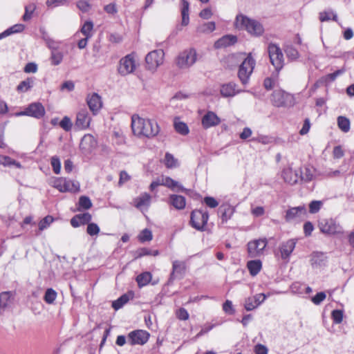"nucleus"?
Listing matches in <instances>:
<instances>
[{
  "mask_svg": "<svg viewBox=\"0 0 354 354\" xmlns=\"http://www.w3.org/2000/svg\"><path fill=\"white\" fill-rule=\"evenodd\" d=\"M131 129L133 134L138 137L151 138L159 132V127L155 121L136 115L131 118Z\"/></svg>",
  "mask_w": 354,
  "mask_h": 354,
  "instance_id": "1",
  "label": "nucleus"
},
{
  "mask_svg": "<svg viewBox=\"0 0 354 354\" xmlns=\"http://www.w3.org/2000/svg\"><path fill=\"white\" fill-rule=\"evenodd\" d=\"M235 26L236 28L245 30L248 33L254 36H259L263 32V28L259 21L243 15L236 16Z\"/></svg>",
  "mask_w": 354,
  "mask_h": 354,
  "instance_id": "2",
  "label": "nucleus"
},
{
  "mask_svg": "<svg viewBox=\"0 0 354 354\" xmlns=\"http://www.w3.org/2000/svg\"><path fill=\"white\" fill-rule=\"evenodd\" d=\"M255 60L250 53L239 66L238 77L243 84H248L255 66Z\"/></svg>",
  "mask_w": 354,
  "mask_h": 354,
  "instance_id": "3",
  "label": "nucleus"
},
{
  "mask_svg": "<svg viewBox=\"0 0 354 354\" xmlns=\"http://www.w3.org/2000/svg\"><path fill=\"white\" fill-rule=\"evenodd\" d=\"M268 52L270 57V61L272 66L274 67L277 75L283 68L284 65L283 54L281 48L276 44H270L268 47Z\"/></svg>",
  "mask_w": 354,
  "mask_h": 354,
  "instance_id": "4",
  "label": "nucleus"
},
{
  "mask_svg": "<svg viewBox=\"0 0 354 354\" xmlns=\"http://www.w3.org/2000/svg\"><path fill=\"white\" fill-rule=\"evenodd\" d=\"M52 185L61 192H77L80 191V183L64 178H55Z\"/></svg>",
  "mask_w": 354,
  "mask_h": 354,
  "instance_id": "5",
  "label": "nucleus"
},
{
  "mask_svg": "<svg viewBox=\"0 0 354 354\" xmlns=\"http://www.w3.org/2000/svg\"><path fill=\"white\" fill-rule=\"evenodd\" d=\"M197 54L194 48L185 50L176 58V65L180 68H188L196 61Z\"/></svg>",
  "mask_w": 354,
  "mask_h": 354,
  "instance_id": "6",
  "label": "nucleus"
},
{
  "mask_svg": "<svg viewBox=\"0 0 354 354\" xmlns=\"http://www.w3.org/2000/svg\"><path fill=\"white\" fill-rule=\"evenodd\" d=\"M164 56V51L161 49L154 50L149 53L145 57L147 68L155 71L158 67L162 64Z\"/></svg>",
  "mask_w": 354,
  "mask_h": 354,
  "instance_id": "7",
  "label": "nucleus"
},
{
  "mask_svg": "<svg viewBox=\"0 0 354 354\" xmlns=\"http://www.w3.org/2000/svg\"><path fill=\"white\" fill-rule=\"evenodd\" d=\"M209 218L208 212L201 209L194 210L191 214L190 223L193 227L203 231Z\"/></svg>",
  "mask_w": 354,
  "mask_h": 354,
  "instance_id": "8",
  "label": "nucleus"
},
{
  "mask_svg": "<svg viewBox=\"0 0 354 354\" xmlns=\"http://www.w3.org/2000/svg\"><path fill=\"white\" fill-rule=\"evenodd\" d=\"M268 241L266 238L254 239L248 243V256L251 258H256L261 256L266 248Z\"/></svg>",
  "mask_w": 354,
  "mask_h": 354,
  "instance_id": "9",
  "label": "nucleus"
},
{
  "mask_svg": "<svg viewBox=\"0 0 354 354\" xmlns=\"http://www.w3.org/2000/svg\"><path fill=\"white\" fill-rule=\"evenodd\" d=\"M136 68L135 55L131 53L126 55L120 60L118 73L121 75L132 73Z\"/></svg>",
  "mask_w": 354,
  "mask_h": 354,
  "instance_id": "10",
  "label": "nucleus"
},
{
  "mask_svg": "<svg viewBox=\"0 0 354 354\" xmlns=\"http://www.w3.org/2000/svg\"><path fill=\"white\" fill-rule=\"evenodd\" d=\"M274 106L277 107L291 106L293 104V97L281 90H275L271 97Z\"/></svg>",
  "mask_w": 354,
  "mask_h": 354,
  "instance_id": "11",
  "label": "nucleus"
},
{
  "mask_svg": "<svg viewBox=\"0 0 354 354\" xmlns=\"http://www.w3.org/2000/svg\"><path fill=\"white\" fill-rule=\"evenodd\" d=\"M319 227L322 232L328 234L341 233L342 227L332 218H324L319 221Z\"/></svg>",
  "mask_w": 354,
  "mask_h": 354,
  "instance_id": "12",
  "label": "nucleus"
},
{
  "mask_svg": "<svg viewBox=\"0 0 354 354\" xmlns=\"http://www.w3.org/2000/svg\"><path fill=\"white\" fill-rule=\"evenodd\" d=\"M45 114L44 107L40 103H32L26 108L24 111L17 113V116L28 115L36 118H40Z\"/></svg>",
  "mask_w": 354,
  "mask_h": 354,
  "instance_id": "13",
  "label": "nucleus"
},
{
  "mask_svg": "<svg viewBox=\"0 0 354 354\" xmlns=\"http://www.w3.org/2000/svg\"><path fill=\"white\" fill-rule=\"evenodd\" d=\"M149 337V333L142 330L133 331L129 335V340L131 344L142 345L148 341Z\"/></svg>",
  "mask_w": 354,
  "mask_h": 354,
  "instance_id": "14",
  "label": "nucleus"
},
{
  "mask_svg": "<svg viewBox=\"0 0 354 354\" xmlns=\"http://www.w3.org/2000/svg\"><path fill=\"white\" fill-rule=\"evenodd\" d=\"M306 214V209L305 206H298L295 207L290 208L287 210L286 214V221L288 222L304 218Z\"/></svg>",
  "mask_w": 354,
  "mask_h": 354,
  "instance_id": "15",
  "label": "nucleus"
},
{
  "mask_svg": "<svg viewBox=\"0 0 354 354\" xmlns=\"http://www.w3.org/2000/svg\"><path fill=\"white\" fill-rule=\"evenodd\" d=\"M281 176L286 183L292 185L300 180L298 169L293 170L290 167L283 169Z\"/></svg>",
  "mask_w": 354,
  "mask_h": 354,
  "instance_id": "16",
  "label": "nucleus"
},
{
  "mask_svg": "<svg viewBox=\"0 0 354 354\" xmlns=\"http://www.w3.org/2000/svg\"><path fill=\"white\" fill-rule=\"evenodd\" d=\"M91 120L88 111L85 109H81L77 113L75 126L79 129H85L89 127Z\"/></svg>",
  "mask_w": 354,
  "mask_h": 354,
  "instance_id": "17",
  "label": "nucleus"
},
{
  "mask_svg": "<svg viewBox=\"0 0 354 354\" xmlns=\"http://www.w3.org/2000/svg\"><path fill=\"white\" fill-rule=\"evenodd\" d=\"M87 104L93 115H96L102 106L100 96L95 93L88 95L86 98Z\"/></svg>",
  "mask_w": 354,
  "mask_h": 354,
  "instance_id": "18",
  "label": "nucleus"
},
{
  "mask_svg": "<svg viewBox=\"0 0 354 354\" xmlns=\"http://www.w3.org/2000/svg\"><path fill=\"white\" fill-rule=\"evenodd\" d=\"M296 245V241L294 239H289L280 244L279 250L282 259H289L290 254Z\"/></svg>",
  "mask_w": 354,
  "mask_h": 354,
  "instance_id": "19",
  "label": "nucleus"
},
{
  "mask_svg": "<svg viewBox=\"0 0 354 354\" xmlns=\"http://www.w3.org/2000/svg\"><path fill=\"white\" fill-rule=\"evenodd\" d=\"M220 122L221 119L212 111L207 112L202 118V125L205 129L215 127Z\"/></svg>",
  "mask_w": 354,
  "mask_h": 354,
  "instance_id": "20",
  "label": "nucleus"
},
{
  "mask_svg": "<svg viewBox=\"0 0 354 354\" xmlns=\"http://www.w3.org/2000/svg\"><path fill=\"white\" fill-rule=\"evenodd\" d=\"M185 270V263L180 261H174L172 264V272L169 279V283L173 282L176 277H183Z\"/></svg>",
  "mask_w": 354,
  "mask_h": 354,
  "instance_id": "21",
  "label": "nucleus"
},
{
  "mask_svg": "<svg viewBox=\"0 0 354 354\" xmlns=\"http://www.w3.org/2000/svg\"><path fill=\"white\" fill-rule=\"evenodd\" d=\"M151 196L147 193H143L134 199V205L141 211L147 210L151 204Z\"/></svg>",
  "mask_w": 354,
  "mask_h": 354,
  "instance_id": "22",
  "label": "nucleus"
},
{
  "mask_svg": "<svg viewBox=\"0 0 354 354\" xmlns=\"http://www.w3.org/2000/svg\"><path fill=\"white\" fill-rule=\"evenodd\" d=\"M92 219L91 215L88 213H83L75 215L71 219V224L73 227H78L80 225L88 224Z\"/></svg>",
  "mask_w": 354,
  "mask_h": 354,
  "instance_id": "23",
  "label": "nucleus"
},
{
  "mask_svg": "<svg viewBox=\"0 0 354 354\" xmlns=\"http://www.w3.org/2000/svg\"><path fill=\"white\" fill-rule=\"evenodd\" d=\"M237 85L234 82L224 84L221 86L220 92L223 97H233L241 92L237 89Z\"/></svg>",
  "mask_w": 354,
  "mask_h": 354,
  "instance_id": "24",
  "label": "nucleus"
},
{
  "mask_svg": "<svg viewBox=\"0 0 354 354\" xmlns=\"http://www.w3.org/2000/svg\"><path fill=\"white\" fill-rule=\"evenodd\" d=\"M218 212L221 214L222 223H225L231 218L235 212V209L230 204L225 203L220 206Z\"/></svg>",
  "mask_w": 354,
  "mask_h": 354,
  "instance_id": "25",
  "label": "nucleus"
},
{
  "mask_svg": "<svg viewBox=\"0 0 354 354\" xmlns=\"http://www.w3.org/2000/svg\"><path fill=\"white\" fill-rule=\"evenodd\" d=\"M236 41L237 38L236 36L227 35L218 39L214 43V47L216 48H224L234 44Z\"/></svg>",
  "mask_w": 354,
  "mask_h": 354,
  "instance_id": "26",
  "label": "nucleus"
},
{
  "mask_svg": "<svg viewBox=\"0 0 354 354\" xmlns=\"http://www.w3.org/2000/svg\"><path fill=\"white\" fill-rule=\"evenodd\" d=\"M169 203L177 209H183L186 205L185 198L180 195L172 194L169 196Z\"/></svg>",
  "mask_w": 354,
  "mask_h": 354,
  "instance_id": "27",
  "label": "nucleus"
},
{
  "mask_svg": "<svg viewBox=\"0 0 354 354\" xmlns=\"http://www.w3.org/2000/svg\"><path fill=\"white\" fill-rule=\"evenodd\" d=\"M301 181L308 182L313 180L314 169L312 167H304L298 169Z\"/></svg>",
  "mask_w": 354,
  "mask_h": 354,
  "instance_id": "28",
  "label": "nucleus"
},
{
  "mask_svg": "<svg viewBox=\"0 0 354 354\" xmlns=\"http://www.w3.org/2000/svg\"><path fill=\"white\" fill-rule=\"evenodd\" d=\"M131 298H133L132 292L124 294L121 297H120L117 300L113 301L112 307L115 310H118L120 308H121L124 304H126Z\"/></svg>",
  "mask_w": 354,
  "mask_h": 354,
  "instance_id": "29",
  "label": "nucleus"
},
{
  "mask_svg": "<svg viewBox=\"0 0 354 354\" xmlns=\"http://www.w3.org/2000/svg\"><path fill=\"white\" fill-rule=\"evenodd\" d=\"M161 185H164L168 188H170L173 190H174L176 188H177L178 190H183V186H181L178 182L173 180L172 178L169 177H164L162 176L161 178Z\"/></svg>",
  "mask_w": 354,
  "mask_h": 354,
  "instance_id": "30",
  "label": "nucleus"
},
{
  "mask_svg": "<svg viewBox=\"0 0 354 354\" xmlns=\"http://www.w3.org/2000/svg\"><path fill=\"white\" fill-rule=\"evenodd\" d=\"M182 8H181V15H182V26H187L189 22V3L186 0H181Z\"/></svg>",
  "mask_w": 354,
  "mask_h": 354,
  "instance_id": "31",
  "label": "nucleus"
},
{
  "mask_svg": "<svg viewBox=\"0 0 354 354\" xmlns=\"http://www.w3.org/2000/svg\"><path fill=\"white\" fill-rule=\"evenodd\" d=\"M24 28H25V26L23 24H15V25L11 26L10 28H8L6 30L3 32L2 33H1L0 34V39H3L7 36H9L12 34L21 32L24 30Z\"/></svg>",
  "mask_w": 354,
  "mask_h": 354,
  "instance_id": "32",
  "label": "nucleus"
},
{
  "mask_svg": "<svg viewBox=\"0 0 354 354\" xmlns=\"http://www.w3.org/2000/svg\"><path fill=\"white\" fill-rule=\"evenodd\" d=\"M261 261L260 260H252L248 262L247 267L252 276L257 275L261 269Z\"/></svg>",
  "mask_w": 354,
  "mask_h": 354,
  "instance_id": "33",
  "label": "nucleus"
},
{
  "mask_svg": "<svg viewBox=\"0 0 354 354\" xmlns=\"http://www.w3.org/2000/svg\"><path fill=\"white\" fill-rule=\"evenodd\" d=\"M151 274L149 272H145L137 276L136 281L139 287H142L147 285L151 281Z\"/></svg>",
  "mask_w": 354,
  "mask_h": 354,
  "instance_id": "34",
  "label": "nucleus"
},
{
  "mask_svg": "<svg viewBox=\"0 0 354 354\" xmlns=\"http://www.w3.org/2000/svg\"><path fill=\"white\" fill-rule=\"evenodd\" d=\"M174 126L175 130L180 134L185 136L189 133V128L187 125L181 121H179L177 118H175Z\"/></svg>",
  "mask_w": 354,
  "mask_h": 354,
  "instance_id": "35",
  "label": "nucleus"
},
{
  "mask_svg": "<svg viewBox=\"0 0 354 354\" xmlns=\"http://www.w3.org/2000/svg\"><path fill=\"white\" fill-rule=\"evenodd\" d=\"M337 125L342 131L347 133L351 128L350 120L344 116H339L337 118Z\"/></svg>",
  "mask_w": 354,
  "mask_h": 354,
  "instance_id": "36",
  "label": "nucleus"
},
{
  "mask_svg": "<svg viewBox=\"0 0 354 354\" xmlns=\"http://www.w3.org/2000/svg\"><path fill=\"white\" fill-rule=\"evenodd\" d=\"M64 55L59 50H53L50 54V62L53 66H57L61 64L63 60Z\"/></svg>",
  "mask_w": 354,
  "mask_h": 354,
  "instance_id": "37",
  "label": "nucleus"
},
{
  "mask_svg": "<svg viewBox=\"0 0 354 354\" xmlns=\"http://www.w3.org/2000/svg\"><path fill=\"white\" fill-rule=\"evenodd\" d=\"M215 23L213 21H209L201 24L197 28V31L203 33H209L214 31L215 30Z\"/></svg>",
  "mask_w": 354,
  "mask_h": 354,
  "instance_id": "38",
  "label": "nucleus"
},
{
  "mask_svg": "<svg viewBox=\"0 0 354 354\" xmlns=\"http://www.w3.org/2000/svg\"><path fill=\"white\" fill-rule=\"evenodd\" d=\"M34 80L32 78H27L26 80L20 82L17 86V90L19 92H26L32 87Z\"/></svg>",
  "mask_w": 354,
  "mask_h": 354,
  "instance_id": "39",
  "label": "nucleus"
},
{
  "mask_svg": "<svg viewBox=\"0 0 354 354\" xmlns=\"http://www.w3.org/2000/svg\"><path fill=\"white\" fill-rule=\"evenodd\" d=\"M164 162L167 168H174L178 167V160L169 153H166L165 156Z\"/></svg>",
  "mask_w": 354,
  "mask_h": 354,
  "instance_id": "40",
  "label": "nucleus"
},
{
  "mask_svg": "<svg viewBox=\"0 0 354 354\" xmlns=\"http://www.w3.org/2000/svg\"><path fill=\"white\" fill-rule=\"evenodd\" d=\"M285 53L287 57L291 61L296 60L299 57L298 50L292 45H288L286 47Z\"/></svg>",
  "mask_w": 354,
  "mask_h": 354,
  "instance_id": "41",
  "label": "nucleus"
},
{
  "mask_svg": "<svg viewBox=\"0 0 354 354\" xmlns=\"http://www.w3.org/2000/svg\"><path fill=\"white\" fill-rule=\"evenodd\" d=\"M93 29V23L91 21H86L82 28L81 32L87 38L92 37V30Z\"/></svg>",
  "mask_w": 354,
  "mask_h": 354,
  "instance_id": "42",
  "label": "nucleus"
},
{
  "mask_svg": "<svg viewBox=\"0 0 354 354\" xmlns=\"http://www.w3.org/2000/svg\"><path fill=\"white\" fill-rule=\"evenodd\" d=\"M86 145H89L90 147H93L95 145V140L93 136L86 135L82 138L80 143V147L82 149H86Z\"/></svg>",
  "mask_w": 354,
  "mask_h": 354,
  "instance_id": "43",
  "label": "nucleus"
},
{
  "mask_svg": "<svg viewBox=\"0 0 354 354\" xmlns=\"http://www.w3.org/2000/svg\"><path fill=\"white\" fill-rule=\"evenodd\" d=\"M56 298H57V292L53 288H48L46 290V292H45V295L44 297V299L47 304H53L55 301V300L56 299Z\"/></svg>",
  "mask_w": 354,
  "mask_h": 354,
  "instance_id": "44",
  "label": "nucleus"
},
{
  "mask_svg": "<svg viewBox=\"0 0 354 354\" xmlns=\"http://www.w3.org/2000/svg\"><path fill=\"white\" fill-rule=\"evenodd\" d=\"M11 301L10 292H3L0 294V308L7 307Z\"/></svg>",
  "mask_w": 354,
  "mask_h": 354,
  "instance_id": "45",
  "label": "nucleus"
},
{
  "mask_svg": "<svg viewBox=\"0 0 354 354\" xmlns=\"http://www.w3.org/2000/svg\"><path fill=\"white\" fill-rule=\"evenodd\" d=\"M100 232V227L95 223H88L86 227V233L91 236H97Z\"/></svg>",
  "mask_w": 354,
  "mask_h": 354,
  "instance_id": "46",
  "label": "nucleus"
},
{
  "mask_svg": "<svg viewBox=\"0 0 354 354\" xmlns=\"http://www.w3.org/2000/svg\"><path fill=\"white\" fill-rule=\"evenodd\" d=\"M79 207L83 209H88L92 206V203L90 198L86 196H80L79 199Z\"/></svg>",
  "mask_w": 354,
  "mask_h": 354,
  "instance_id": "47",
  "label": "nucleus"
},
{
  "mask_svg": "<svg viewBox=\"0 0 354 354\" xmlns=\"http://www.w3.org/2000/svg\"><path fill=\"white\" fill-rule=\"evenodd\" d=\"M54 219L51 216H46L39 223V230L43 231L53 222Z\"/></svg>",
  "mask_w": 354,
  "mask_h": 354,
  "instance_id": "48",
  "label": "nucleus"
},
{
  "mask_svg": "<svg viewBox=\"0 0 354 354\" xmlns=\"http://www.w3.org/2000/svg\"><path fill=\"white\" fill-rule=\"evenodd\" d=\"M252 140L263 145H269L274 142V138L268 136H259L257 138H253Z\"/></svg>",
  "mask_w": 354,
  "mask_h": 354,
  "instance_id": "49",
  "label": "nucleus"
},
{
  "mask_svg": "<svg viewBox=\"0 0 354 354\" xmlns=\"http://www.w3.org/2000/svg\"><path fill=\"white\" fill-rule=\"evenodd\" d=\"M35 8H36V6L34 3H30V4L27 5L25 7V13L23 16V19L24 21H28L29 19H30V18L32 17V14L34 12V10H35Z\"/></svg>",
  "mask_w": 354,
  "mask_h": 354,
  "instance_id": "50",
  "label": "nucleus"
},
{
  "mask_svg": "<svg viewBox=\"0 0 354 354\" xmlns=\"http://www.w3.org/2000/svg\"><path fill=\"white\" fill-rule=\"evenodd\" d=\"M139 241L141 242L149 241L152 239V233L148 229L143 230L138 236Z\"/></svg>",
  "mask_w": 354,
  "mask_h": 354,
  "instance_id": "51",
  "label": "nucleus"
},
{
  "mask_svg": "<svg viewBox=\"0 0 354 354\" xmlns=\"http://www.w3.org/2000/svg\"><path fill=\"white\" fill-rule=\"evenodd\" d=\"M51 166L53 171L56 174H59L61 170V162L58 157L53 156L50 160Z\"/></svg>",
  "mask_w": 354,
  "mask_h": 354,
  "instance_id": "52",
  "label": "nucleus"
},
{
  "mask_svg": "<svg viewBox=\"0 0 354 354\" xmlns=\"http://www.w3.org/2000/svg\"><path fill=\"white\" fill-rule=\"evenodd\" d=\"M331 316L335 324H340L343 320V311L340 310H334L332 311Z\"/></svg>",
  "mask_w": 354,
  "mask_h": 354,
  "instance_id": "53",
  "label": "nucleus"
},
{
  "mask_svg": "<svg viewBox=\"0 0 354 354\" xmlns=\"http://www.w3.org/2000/svg\"><path fill=\"white\" fill-rule=\"evenodd\" d=\"M323 203L320 201H313L309 204V212L315 214L319 211Z\"/></svg>",
  "mask_w": 354,
  "mask_h": 354,
  "instance_id": "54",
  "label": "nucleus"
},
{
  "mask_svg": "<svg viewBox=\"0 0 354 354\" xmlns=\"http://www.w3.org/2000/svg\"><path fill=\"white\" fill-rule=\"evenodd\" d=\"M59 125L64 130L66 131H70L72 128L71 120L67 116L64 117V118L59 122Z\"/></svg>",
  "mask_w": 354,
  "mask_h": 354,
  "instance_id": "55",
  "label": "nucleus"
},
{
  "mask_svg": "<svg viewBox=\"0 0 354 354\" xmlns=\"http://www.w3.org/2000/svg\"><path fill=\"white\" fill-rule=\"evenodd\" d=\"M326 297V295L324 292H319L317 293L313 297H312L311 301L315 305H319Z\"/></svg>",
  "mask_w": 354,
  "mask_h": 354,
  "instance_id": "56",
  "label": "nucleus"
},
{
  "mask_svg": "<svg viewBox=\"0 0 354 354\" xmlns=\"http://www.w3.org/2000/svg\"><path fill=\"white\" fill-rule=\"evenodd\" d=\"M77 7L83 12H87L91 9V4L84 0H80L76 3Z\"/></svg>",
  "mask_w": 354,
  "mask_h": 354,
  "instance_id": "57",
  "label": "nucleus"
},
{
  "mask_svg": "<svg viewBox=\"0 0 354 354\" xmlns=\"http://www.w3.org/2000/svg\"><path fill=\"white\" fill-rule=\"evenodd\" d=\"M204 203L210 208H215L218 205V201L213 197L206 196L203 199Z\"/></svg>",
  "mask_w": 354,
  "mask_h": 354,
  "instance_id": "58",
  "label": "nucleus"
},
{
  "mask_svg": "<svg viewBox=\"0 0 354 354\" xmlns=\"http://www.w3.org/2000/svg\"><path fill=\"white\" fill-rule=\"evenodd\" d=\"M176 317L180 320H187L189 319V313L184 308H180L176 311Z\"/></svg>",
  "mask_w": 354,
  "mask_h": 354,
  "instance_id": "59",
  "label": "nucleus"
},
{
  "mask_svg": "<svg viewBox=\"0 0 354 354\" xmlns=\"http://www.w3.org/2000/svg\"><path fill=\"white\" fill-rule=\"evenodd\" d=\"M257 307V304L254 301V299L252 297H249L245 299V308L248 311H250L254 310Z\"/></svg>",
  "mask_w": 354,
  "mask_h": 354,
  "instance_id": "60",
  "label": "nucleus"
},
{
  "mask_svg": "<svg viewBox=\"0 0 354 354\" xmlns=\"http://www.w3.org/2000/svg\"><path fill=\"white\" fill-rule=\"evenodd\" d=\"M3 165H5V166L14 165L17 168H21V165L20 164V162H17L16 160L12 159L11 158H10L8 156L4 158Z\"/></svg>",
  "mask_w": 354,
  "mask_h": 354,
  "instance_id": "61",
  "label": "nucleus"
},
{
  "mask_svg": "<svg viewBox=\"0 0 354 354\" xmlns=\"http://www.w3.org/2000/svg\"><path fill=\"white\" fill-rule=\"evenodd\" d=\"M275 82L276 80L272 77H266L263 81V86L266 89L270 90L274 87Z\"/></svg>",
  "mask_w": 354,
  "mask_h": 354,
  "instance_id": "62",
  "label": "nucleus"
},
{
  "mask_svg": "<svg viewBox=\"0 0 354 354\" xmlns=\"http://www.w3.org/2000/svg\"><path fill=\"white\" fill-rule=\"evenodd\" d=\"M104 10L106 13L110 15H114L118 12L116 4L114 3H109L105 6Z\"/></svg>",
  "mask_w": 354,
  "mask_h": 354,
  "instance_id": "63",
  "label": "nucleus"
},
{
  "mask_svg": "<svg viewBox=\"0 0 354 354\" xmlns=\"http://www.w3.org/2000/svg\"><path fill=\"white\" fill-rule=\"evenodd\" d=\"M268 348L266 346L259 344L254 347L256 354H268Z\"/></svg>",
  "mask_w": 354,
  "mask_h": 354,
  "instance_id": "64",
  "label": "nucleus"
}]
</instances>
